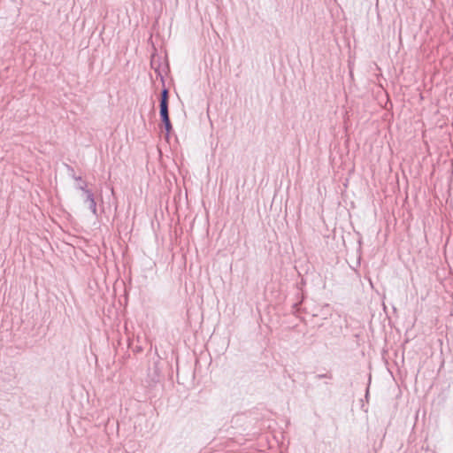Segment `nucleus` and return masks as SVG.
Wrapping results in <instances>:
<instances>
[{
  "label": "nucleus",
  "mask_w": 453,
  "mask_h": 453,
  "mask_svg": "<svg viewBox=\"0 0 453 453\" xmlns=\"http://www.w3.org/2000/svg\"><path fill=\"white\" fill-rule=\"evenodd\" d=\"M82 196L84 198V204L88 208L94 216H97L96 203L93 192L89 189H84V194Z\"/></svg>",
  "instance_id": "f257e3e1"
},
{
  "label": "nucleus",
  "mask_w": 453,
  "mask_h": 453,
  "mask_svg": "<svg viewBox=\"0 0 453 453\" xmlns=\"http://www.w3.org/2000/svg\"><path fill=\"white\" fill-rule=\"evenodd\" d=\"M160 117L162 119L169 118L168 104H160Z\"/></svg>",
  "instance_id": "f03ea898"
},
{
  "label": "nucleus",
  "mask_w": 453,
  "mask_h": 453,
  "mask_svg": "<svg viewBox=\"0 0 453 453\" xmlns=\"http://www.w3.org/2000/svg\"><path fill=\"white\" fill-rule=\"evenodd\" d=\"M75 180L77 181L76 188L80 189L82 192V195L84 194V189L87 188V183L81 180V177H75Z\"/></svg>",
  "instance_id": "7ed1b4c3"
},
{
  "label": "nucleus",
  "mask_w": 453,
  "mask_h": 453,
  "mask_svg": "<svg viewBox=\"0 0 453 453\" xmlns=\"http://www.w3.org/2000/svg\"><path fill=\"white\" fill-rule=\"evenodd\" d=\"M160 104H168V90L166 88L163 89L161 93Z\"/></svg>",
  "instance_id": "20e7f679"
},
{
  "label": "nucleus",
  "mask_w": 453,
  "mask_h": 453,
  "mask_svg": "<svg viewBox=\"0 0 453 453\" xmlns=\"http://www.w3.org/2000/svg\"><path fill=\"white\" fill-rule=\"evenodd\" d=\"M162 121L165 125L166 132L169 133L172 130V124H171L170 119L169 118L165 119H162Z\"/></svg>",
  "instance_id": "39448f33"
}]
</instances>
